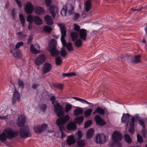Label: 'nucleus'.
<instances>
[{
    "instance_id": "obj_45",
    "label": "nucleus",
    "mask_w": 147,
    "mask_h": 147,
    "mask_svg": "<svg viewBox=\"0 0 147 147\" xmlns=\"http://www.w3.org/2000/svg\"><path fill=\"white\" fill-rule=\"evenodd\" d=\"M55 62L57 65H60L62 63V61L61 58L59 57L56 58Z\"/></svg>"
},
{
    "instance_id": "obj_29",
    "label": "nucleus",
    "mask_w": 147,
    "mask_h": 147,
    "mask_svg": "<svg viewBox=\"0 0 147 147\" xmlns=\"http://www.w3.org/2000/svg\"><path fill=\"white\" fill-rule=\"evenodd\" d=\"M105 112L104 110L99 107H98L96 109L95 111L92 113V114L94 115L97 113L101 115H103L104 114Z\"/></svg>"
},
{
    "instance_id": "obj_11",
    "label": "nucleus",
    "mask_w": 147,
    "mask_h": 147,
    "mask_svg": "<svg viewBox=\"0 0 147 147\" xmlns=\"http://www.w3.org/2000/svg\"><path fill=\"white\" fill-rule=\"evenodd\" d=\"M139 117L137 115L135 117H133L130 122L129 129V131L131 133L133 134L134 133V122L136 119H138Z\"/></svg>"
},
{
    "instance_id": "obj_17",
    "label": "nucleus",
    "mask_w": 147,
    "mask_h": 147,
    "mask_svg": "<svg viewBox=\"0 0 147 147\" xmlns=\"http://www.w3.org/2000/svg\"><path fill=\"white\" fill-rule=\"evenodd\" d=\"M87 31L84 29H81L80 31L78 32L80 39L82 40L86 41L87 36Z\"/></svg>"
},
{
    "instance_id": "obj_23",
    "label": "nucleus",
    "mask_w": 147,
    "mask_h": 147,
    "mask_svg": "<svg viewBox=\"0 0 147 147\" xmlns=\"http://www.w3.org/2000/svg\"><path fill=\"white\" fill-rule=\"evenodd\" d=\"M34 9L35 13L38 15L43 14L45 12V11L43 8L40 7H36Z\"/></svg>"
},
{
    "instance_id": "obj_41",
    "label": "nucleus",
    "mask_w": 147,
    "mask_h": 147,
    "mask_svg": "<svg viewBox=\"0 0 147 147\" xmlns=\"http://www.w3.org/2000/svg\"><path fill=\"white\" fill-rule=\"evenodd\" d=\"M20 20L23 26H24V23L25 22V19L23 16L22 14H20L19 15Z\"/></svg>"
},
{
    "instance_id": "obj_63",
    "label": "nucleus",
    "mask_w": 147,
    "mask_h": 147,
    "mask_svg": "<svg viewBox=\"0 0 147 147\" xmlns=\"http://www.w3.org/2000/svg\"><path fill=\"white\" fill-rule=\"evenodd\" d=\"M55 96H52L51 98V100L52 101V104H54L55 102Z\"/></svg>"
},
{
    "instance_id": "obj_26",
    "label": "nucleus",
    "mask_w": 147,
    "mask_h": 147,
    "mask_svg": "<svg viewBox=\"0 0 147 147\" xmlns=\"http://www.w3.org/2000/svg\"><path fill=\"white\" fill-rule=\"evenodd\" d=\"M67 128L68 130H74L77 128L76 125L73 122L69 123L67 126Z\"/></svg>"
},
{
    "instance_id": "obj_62",
    "label": "nucleus",
    "mask_w": 147,
    "mask_h": 147,
    "mask_svg": "<svg viewBox=\"0 0 147 147\" xmlns=\"http://www.w3.org/2000/svg\"><path fill=\"white\" fill-rule=\"evenodd\" d=\"M69 116L68 115H65V123L69 120Z\"/></svg>"
},
{
    "instance_id": "obj_37",
    "label": "nucleus",
    "mask_w": 147,
    "mask_h": 147,
    "mask_svg": "<svg viewBox=\"0 0 147 147\" xmlns=\"http://www.w3.org/2000/svg\"><path fill=\"white\" fill-rule=\"evenodd\" d=\"M124 137L126 142L128 144L131 143V142L132 140L129 135L126 134H125Z\"/></svg>"
},
{
    "instance_id": "obj_42",
    "label": "nucleus",
    "mask_w": 147,
    "mask_h": 147,
    "mask_svg": "<svg viewBox=\"0 0 147 147\" xmlns=\"http://www.w3.org/2000/svg\"><path fill=\"white\" fill-rule=\"evenodd\" d=\"M18 38L20 39H22V38H24L26 35L22 32H20L18 33L17 34Z\"/></svg>"
},
{
    "instance_id": "obj_49",
    "label": "nucleus",
    "mask_w": 147,
    "mask_h": 147,
    "mask_svg": "<svg viewBox=\"0 0 147 147\" xmlns=\"http://www.w3.org/2000/svg\"><path fill=\"white\" fill-rule=\"evenodd\" d=\"M74 16L73 18V19L74 21L77 20L80 17V14L78 13H75Z\"/></svg>"
},
{
    "instance_id": "obj_61",
    "label": "nucleus",
    "mask_w": 147,
    "mask_h": 147,
    "mask_svg": "<svg viewBox=\"0 0 147 147\" xmlns=\"http://www.w3.org/2000/svg\"><path fill=\"white\" fill-rule=\"evenodd\" d=\"M77 135L79 138H81L82 137L81 131H78L77 132Z\"/></svg>"
},
{
    "instance_id": "obj_54",
    "label": "nucleus",
    "mask_w": 147,
    "mask_h": 147,
    "mask_svg": "<svg viewBox=\"0 0 147 147\" xmlns=\"http://www.w3.org/2000/svg\"><path fill=\"white\" fill-rule=\"evenodd\" d=\"M139 117V118L137 120H138L139 124L142 125L143 128H144L145 127V124L144 121L140 120V119L139 118V117Z\"/></svg>"
},
{
    "instance_id": "obj_30",
    "label": "nucleus",
    "mask_w": 147,
    "mask_h": 147,
    "mask_svg": "<svg viewBox=\"0 0 147 147\" xmlns=\"http://www.w3.org/2000/svg\"><path fill=\"white\" fill-rule=\"evenodd\" d=\"M78 35V32L75 31L71 32V33L70 36L72 41H74L78 39L77 38Z\"/></svg>"
},
{
    "instance_id": "obj_6",
    "label": "nucleus",
    "mask_w": 147,
    "mask_h": 147,
    "mask_svg": "<svg viewBox=\"0 0 147 147\" xmlns=\"http://www.w3.org/2000/svg\"><path fill=\"white\" fill-rule=\"evenodd\" d=\"M32 20V21L34 22L36 25H41L42 24V20L41 18L38 16H33L32 15H29L27 16L26 18V20L30 21L29 20Z\"/></svg>"
},
{
    "instance_id": "obj_51",
    "label": "nucleus",
    "mask_w": 147,
    "mask_h": 147,
    "mask_svg": "<svg viewBox=\"0 0 147 147\" xmlns=\"http://www.w3.org/2000/svg\"><path fill=\"white\" fill-rule=\"evenodd\" d=\"M137 137L138 142L141 143L143 142V141L142 139V138L141 136L139 135L138 134H137Z\"/></svg>"
},
{
    "instance_id": "obj_36",
    "label": "nucleus",
    "mask_w": 147,
    "mask_h": 147,
    "mask_svg": "<svg viewBox=\"0 0 147 147\" xmlns=\"http://www.w3.org/2000/svg\"><path fill=\"white\" fill-rule=\"evenodd\" d=\"M72 108V105L68 103H66L65 106V112H68Z\"/></svg>"
},
{
    "instance_id": "obj_5",
    "label": "nucleus",
    "mask_w": 147,
    "mask_h": 147,
    "mask_svg": "<svg viewBox=\"0 0 147 147\" xmlns=\"http://www.w3.org/2000/svg\"><path fill=\"white\" fill-rule=\"evenodd\" d=\"M29 129L27 126L25 125L21 127L20 130V134L22 137L26 138L29 137Z\"/></svg>"
},
{
    "instance_id": "obj_56",
    "label": "nucleus",
    "mask_w": 147,
    "mask_h": 147,
    "mask_svg": "<svg viewBox=\"0 0 147 147\" xmlns=\"http://www.w3.org/2000/svg\"><path fill=\"white\" fill-rule=\"evenodd\" d=\"M18 84L19 86L23 88L24 86V83L23 81L20 79L18 80Z\"/></svg>"
},
{
    "instance_id": "obj_24",
    "label": "nucleus",
    "mask_w": 147,
    "mask_h": 147,
    "mask_svg": "<svg viewBox=\"0 0 147 147\" xmlns=\"http://www.w3.org/2000/svg\"><path fill=\"white\" fill-rule=\"evenodd\" d=\"M84 110L83 108L80 107H77L74 111V115L77 116L82 114Z\"/></svg>"
},
{
    "instance_id": "obj_31",
    "label": "nucleus",
    "mask_w": 147,
    "mask_h": 147,
    "mask_svg": "<svg viewBox=\"0 0 147 147\" xmlns=\"http://www.w3.org/2000/svg\"><path fill=\"white\" fill-rule=\"evenodd\" d=\"M66 141L68 144L69 145L74 144L76 142V141L73 136H68V138L66 140Z\"/></svg>"
},
{
    "instance_id": "obj_48",
    "label": "nucleus",
    "mask_w": 147,
    "mask_h": 147,
    "mask_svg": "<svg viewBox=\"0 0 147 147\" xmlns=\"http://www.w3.org/2000/svg\"><path fill=\"white\" fill-rule=\"evenodd\" d=\"M76 75L75 72H71L68 73H65V77H72Z\"/></svg>"
},
{
    "instance_id": "obj_27",
    "label": "nucleus",
    "mask_w": 147,
    "mask_h": 147,
    "mask_svg": "<svg viewBox=\"0 0 147 147\" xmlns=\"http://www.w3.org/2000/svg\"><path fill=\"white\" fill-rule=\"evenodd\" d=\"M91 5L90 0H88L86 1L84 9L87 12L88 11L91 9Z\"/></svg>"
},
{
    "instance_id": "obj_7",
    "label": "nucleus",
    "mask_w": 147,
    "mask_h": 147,
    "mask_svg": "<svg viewBox=\"0 0 147 147\" xmlns=\"http://www.w3.org/2000/svg\"><path fill=\"white\" fill-rule=\"evenodd\" d=\"M65 9V15L66 16H70L74 12V8L72 5L68 4L66 5Z\"/></svg>"
},
{
    "instance_id": "obj_44",
    "label": "nucleus",
    "mask_w": 147,
    "mask_h": 147,
    "mask_svg": "<svg viewBox=\"0 0 147 147\" xmlns=\"http://www.w3.org/2000/svg\"><path fill=\"white\" fill-rule=\"evenodd\" d=\"M77 144L78 146L77 147H83L85 145L84 142L83 140L78 141Z\"/></svg>"
},
{
    "instance_id": "obj_9",
    "label": "nucleus",
    "mask_w": 147,
    "mask_h": 147,
    "mask_svg": "<svg viewBox=\"0 0 147 147\" xmlns=\"http://www.w3.org/2000/svg\"><path fill=\"white\" fill-rule=\"evenodd\" d=\"M95 141L100 144H103L106 141V136L104 134H99L96 136Z\"/></svg>"
},
{
    "instance_id": "obj_1",
    "label": "nucleus",
    "mask_w": 147,
    "mask_h": 147,
    "mask_svg": "<svg viewBox=\"0 0 147 147\" xmlns=\"http://www.w3.org/2000/svg\"><path fill=\"white\" fill-rule=\"evenodd\" d=\"M18 134V131H13L9 127L6 128L0 135V140L3 142L7 139L11 140L17 136Z\"/></svg>"
},
{
    "instance_id": "obj_38",
    "label": "nucleus",
    "mask_w": 147,
    "mask_h": 147,
    "mask_svg": "<svg viewBox=\"0 0 147 147\" xmlns=\"http://www.w3.org/2000/svg\"><path fill=\"white\" fill-rule=\"evenodd\" d=\"M42 30L45 32L49 33L52 31V28L50 26L45 25L43 28Z\"/></svg>"
},
{
    "instance_id": "obj_32",
    "label": "nucleus",
    "mask_w": 147,
    "mask_h": 147,
    "mask_svg": "<svg viewBox=\"0 0 147 147\" xmlns=\"http://www.w3.org/2000/svg\"><path fill=\"white\" fill-rule=\"evenodd\" d=\"M82 40L79 38L76 40L75 41L74 45L77 48H79L82 46Z\"/></svg>"
},
{
    "instance_id": "obj_22",
    "label": "nucleus",
    "mask_w": 147,
    "mask_h": 147,
    "mask_svg": "<svg viewBox=\"0 0 147 147\" xmlns=\"http://www.w3.org/2000/svg\"><path fill=\"white\" fill-rule=\"evenodd\" d=\"M130 115L129 114H123L121 119V122L123 123H126L127 124L129 121Z\"/></svg>"
},
{
    "instance_id": "obj_35",
    "label": "nucleus",
    "mask_w": 147,
    "mask_h": 147,
    "mask_svg": "<svg viewBox=\"0 0 147 147\" xmlns=\"http://www.w3.org/2000/svg\"><path fill=\"white\" fill-rule=\"evenodd\" d=\"M84 119V117L83 116H79L75 119L74 121L76 123L80 124L83 121Z\"/></svg>"
},
{
    "instance_id": "obj_18",
    "label": "nucleus",
    "mask_w": 147,
    "mask_h": 147,
    "mask_svg": "<svg viewBox=\"0 0 147 147\" xmlns=\"http://www.w3.org/2000/svg\"><path fill=\"white\" fill-rule=\"evenodd\" d=\"M94 119L96 125L100 126L105 125L106 123L101 118V117L99 115H96Z\"/></svg>"
},
{
    "instance_id": "obj_13",
    "label": "nucleus",
    "mask_w": 147,
    "mask_h": 147,
    "mask_svg": "<svg viewBox=\"0 0 147 147\" xmlns=\"http://www.w3.org/2000/svg\"><path fill=\"white\" fill-rule=\"evenodd\" d=\"M47 127V125L46 124H43L41 125H36L34 127V129L35 133H40L45 131Z\"/></svg>"
},
{
    "instance_id": "obj_64",
    "label": "nucleus",
    "mask_w": 147,
    "mask_h": 147,
    "mask_svg": "<svg viewBox=\"0 0 147 147\" xmlns=\"http://www.w3.org/2000/svg\"><path fill=\"white\" fill-rule=\"evenodd\" d=\"M81 102H82V103H85L87 104H90V103L88 102L86 100L83 99H81Z\"/></svg>"
},
{
    "instance_id": "obj_20",
    "label": "nucleus",
    "mask_w": 147,
    "mask_h": 147,
    "mask_svg": "<svg viewBox=\"0 0 147 147\" xmlns=\"http://www.w3.org/2000/svg\"><path fill=\"white\" fill-rule=\"evenodd\" d=\"M20 94L16 90H15L14 92L13 93V98H12V103L14 104L17 101L19 102L20 101Z\"/></svg>"
},
{
    "instance_id": "obj_19",
    "label": "nucleus",
    "mask_w": 147,
    "mask_h": 147,
    "mask_svg": "<svg viewBox=\"0 0 147 147\" xmlns=\"http://www.w3.org/2000/svg\"><path fill=\"white\" fill-rule=\"evenodd\" d=\"M49 11L50 13L52 15V16L53 18H55V17L56 15L58 13V9L57 6L55 5H52L49 8Z\"/></svg>"
},
{
    "instance_id": "obj_60",
    "label": "nucleus",
    "mask_w": 147,
    "mask_h": 147,
    "mask_svg": "<svg viewBox=\"0 0 147 147\" xmlns=\"http://www.w3.org/2000/svg\"><path fill=\"white\" fill-rule=\"evenodd\" d=\"M18 6L20 8L22 7L20 1L19 0H15Z\"/></svg>"
},
{
    "instance_id": "obj_58",
    "label": "nucleus",
    "mask_w": 147,
    "mask_h": 147,
    "mask_svg": "<svg viewBox=\"0 0 147 147\" xmlns=\"http://www.w3.org/2000/svg\"><path fill=\"white\" fill-rule=\"evenodd\" d=\"M114 143H115L116 147H122L121 144L119 141H117L116 142H114Z\"/></svg>"
},
{
    "instance_id": "obj_34",
    "label": "nucleus",
    "mask_w": 147,
    "mask_h": 147,
    "mask_svg": "<svg viewBox=\"0 0 147 147\" xmlns=\"http://www.w3.org/2000/svg\"><path fill=\"white\" fill-rule=\"evenodd\" d=\"M66 46V48L69 52L73 51L74 50V48L72 45V44L71 42H69L66 44L65 41V47Z\"/></svg>"
},
{
    "instance_id": "obj_47",
    "label": "nucleus",
    "mask_w": 147,
    "mask_h": 147,
    "mask_svg": "<svg viewBox=\"0 0 147 147\" xmlns=\"http://www.w3.org/2000/svg\"><path fill=\"white\" fill-rule=\"evenodd\" d=\"M92 123V121L91 120H88L86 122L84 127L85 128H87Z\"/></svg>"
},
{
    "instance_id": "obj_39",
    "label": "nucleus",
    "mask_w": 147,
    "mask_h": 147,
    "mask_svg": "<svg viewBox=\"0 0 147 147\" xmlns=\"http://www.w3.org/2000/svg\"><path fill=\"white\" fill-rule=\"evenodd\" d=\"M92 109H88L85 111L84 112L85 117H87L89 116L92 113Z\"/></svg>"
},
{
    "instance_id": "obj_55",
    "label": "nucleus",
    "mask_w": 147,
    "mask_h": 147,
    "mask_svg": "<svg viewBox=\"0 0 147 147\" xmlns=\"http://www.w3.org/2000/svg\"><path fill=\"white\" fill-rule=\"evenodd\" d=\"M64 129V127L63 126H60L59 127V130L61 133L62 136L61 137V138L63 139L64 137V134L63 132V129Z\"/></svg>"
},
{
    "instance_id": "obj_14",
    "label": "nucleus",
    "mask_w": 147,
    "mask_h": 147,
    "mask_svg": "<svg viewBox=\"0 0 147 147\" xmlns=\"http://www.w3.org/2000/svg\"><path fill=\"white\" fill-rule=\"evenodd\" d=\"M40 47L39 45L36 44H31L30 46V50L31 52L34 54H38L40 52L39 50Z\"/></svg>"
},
{
    "instance_id": "obj_12",
    "label": "nucleus",
    "mask_w": 147,
    "mask_h": 147,
    "mask_svg": "<svg viewBox=\"0 0 147 147\" xmlns=\"http://www.w3.org/2000/svg\"><path fill=\"white\" fill-rule=\"evenodd\" d=\"M122 138V134L118 131L114 132L112 135V139L114 142L121 140Z\"/></svg>"
},
{
    "instance_id": "obj_3",
    "label": "nucleus",
    "mask_w": 147,
    "mask_h": 147,
    "mask_svg": "<svg viewBox=\"0 0 147 147\" xmlns=\"http://www.w3.org/2000/svg\"><path fill=\"white\" fill-rule=\"evenodd\" d=\"M57 45V41L55 39H52L50 42L48 49L53 56H56L59 54V52L56 49Z\"/></svg>"
},
{
    "instance_id": "obj_33",
    "label": "nucleus",
    "mask_w": 147,
    "mask_h": 147,
    "mask_svg": "<svg viewBox=\"0 0 147 147\" xmlns=\"http://www.w3.org/2000/svg\"><path fill=\"white\" fill-rule=\"evenodd\" d=\"M94 134V131L93 129L91 128L87 132L86 137L88 139L92 137Z\"/></svg>"
},
{
    "instance_id": "obj_43",
    "label": "nucleus",
    "mask_w": 147,
    "mask_h": 147,
    "mask_svg": "<svg viewBox=\"0 0 147 147\" xmlns=\"http://www.w3.org/2000/svg\"><path fill=\"white\" fill-rule=\"evenodd\" d=\"M74 30L76 31V32H79L81 29H80V26L76 24H74Z\"/></svg>"
},
{
    "instance_id": "obj_10",
    "label": "nucleus",
    "mask_w": 147,
    "mask_h": 147,
    "mask_svg": "<svg viewBox=\"0 0 147 147\" xmlns=\"http://www.w3.org/2000/svg\"><path fill=\"white\" fill-rule=\"evenodd\" d=\"M34 8L32 4L30 2H28L26 4L24 9L27 14L31 13Z\"/></svg>"
},
{
    "instance_id": "obj_40",
    "label": "nucleus",
    "mask_w": 147,
    "mask_h": 147,
    "mask_svg": "<svg viewBox=\"0 0 147 147\" xmlns=\"http://www.w3.org/2000/svg\"><path fill=\"white\" fill-rule=\"evenodd\" d=\"M130 57V56L129 55H126L125 56L120 55L119 56V58L117 59V60L119 61H120V59L119 58L121 59L124 58L125 60H127L129 59Z\"/></svg>"
},
{
    "instance_id": "obj_46",
    "label": "nucleus",
    "mask_w": 147,
    "mask_h": 147,
    "mask_svg": "<svg viewBox=\"0 0 147 147\" xmlns=\"http://www.w3.org/2000/svg\"><path fill=\"white\" fill-rule=\"evenodd\" d=\"M30 21L27 20V21L29 23V25L28 26V29L30 30L32 29L33 27H34V26L33 24L32 23V20H29Z\"/></svg>"
},
{
    "instance_id": "obj_4",
    "label": "nucleus",
    "mask_w": 147,
    "mask_h": 147,
    "mask_svg": "<svg viewBox=\"0 0 147 147\" xmlns=\"http://www.w3.org/2000/svg\"><path fill=\"white\" fill-rule=\"evenodd\" d=\"M60 29L61 30V40L63 45V47L61 51L60 54L63 57H64V24H59Z\"/></svg>"
},
{
    "instance_id": "obj_57",
    "label": "nucleus",
    "mask_w": 147,
    "mask_h": 147,
    "mask_svg": "<svg viewBox=\"0 0 147 147\" xmlns=\"http://www.w3.org/2000/svg\"><path fill=\"white\" fill-rule=\"evenodd\" d=\"M45 2L46 6L49 7L51 4V0H45Z\"/></svg>"
},
{
    "instance_id": "obj_16",
    "label": "nucleus",
    "mask_w": 147,
    "mask_h": 147,
    "mask_svg": "<svg viewBox=\"0 0 147 147\" xmlns=\"http://www.w3.org/2000/svg\"><path fill=\"white\" fill-rule=\"evenodd\" d=\"M25 121V117L24 115H20L16 120V124L18 126L20 127L24 124Z\"/></svg>"
},
{
    "instance_id": "obj_59",
    "label": "nucleus",
    "mask_w": 147,
    "mask_h": 147,
    "mask_svg": "<svg viewBox=\"0 0 147 147\" xmlns=\"http://www.w3.org/2000/svg\"><path fill=\"white\" fill-rule=\"evenodd\" d=\"M8 116H9V115H7L6 116H5V115L0 116V119H1L5 120V119H7L8 118Z\"/></svg>"
},
{
    "instance_id": "obj_52",
    "label": "nucleus",
    "mask_w": 147,
    "mask_h": 147,
    "mask_svg": "<svg viewBox=\"0 0 147 147\" xmlns=\"http://www.w3.org/2000/svg\"><path fill=\"white\" fill-rule=\"evenodd\" d=\"M24 45V43L22 42H18L16 45L15 47L16 49H19L21 46Z\"/></svg>"
},
{
    "instance_id": "obj_8",
    "label": "nucleus",
    "mask_w": 147,
    "mask_h": 147,
    "mask_svg": "<svg viewBox=\"0 0 147 147\" xmlns=\"http://www.w3.org/2000/svg\"><path fill=\"white\" fill-rule=\"evenodd\" d=\"M10 48L11 49V53L14 57H18L21 56L22 54L20 51L15 48L13 45V44L10 45Z\"/></svg>"
},
{
    "instance_id": "obj_28",
    "label": "nucleus",
    "mask_w": 147,
    "mask_h": 147,
    "mask_svg": "<svg viewBox=\"0 0 147 147\" xmlns=\"http://www.w3.org/2000/svg\"><path fill=\"white\" fill-rule=\"evenodd\" d=\"M140 55H135L133 57L132 59V62L135 63H140L141 62L140 57Z\"/></svg>"
},
{
    "instance_id": "obj_21",
    "label": "nucleus",
    "mask_w": 147,
    "mask_h": 147,
    "mask_svg": "<svg viewBox=\"0 0 147 147\" xmlns=\"http://www.w3.org/2000/svg\"><path fill=\"white\" fill-rule=\"evenodd\" d=\"M51 65L48 63H46L43 65L42 68V71L43 73L46 74L49 72L51 69Z\"/></svg>"
},
{
    "instance_id": "obj_53",
    "label": "nucleus",
    "mask_w": 147,
    "mask_h": 147,
    "mask_svg": "<svg viewBox=\"0 0 147 147\" xmlns=\"http://www.w3.org/2000/svg\"><path fill=\"white\" fill-rule=\"evenodd\" d=\"M54 86L58 88L60 90H61L63 88V86L60 84H54Z\"/></svg>"
},
{
    "instance_id": "obj_15",
    "label": "nucleus",
    "mask_w": 147,
    "mask_h": 147,
    "mask_svg": "<svg viewBox=\"0 0 147 147\" xmlns=\"http://www.w3.org/2000/svg\"><path fill=\"white\" fill-rule=\"evenodd\" d=\"M46 57L43 54L39 55L35 61L37 65H40L42 64L45 61Z\"/></svg>"
},
{
    "instance_id": "obj_25",
    "label": "nucleus",
    "mask_w": 147,
    "mask_h": 147,
    "mask_svg": "<svg viewBox=\"0 0 147 147\" xmlns=\"http://www.w3.org/2000/svg\"><path fill=\"white\" fill-rule=\"evenodd\" d=\"M45 20L46 23L49 25H52L53 24V20L51 18L49 15H47L45 17Z\"/></svg>"
},
{
    "instance_id": "obj_2",
    "label": "nucleus",
    "mask_w": 147,
    "mask_h": 147,
    "mask_svg": "<svg viewBox=\"0 0 147 147\" xmlns=\"http://www.w3.org/2000/svg\"><path fill=\"white\" fill-rule=\"evenodd\" d=\"M54 111L57 115L59 117L57 119L56 123L58 126H60L64 124V112L63 110V107L59 103L55 106Z\"/></svg>"
},
{
    "instance_id": "obj_50",
    "label": "nucleus",
    "mask_w": 147,
    "mask_h": 147,
    "mask_svg": "<svg viewBox=\"0 0 147 147\" xmlns=\"http://www.w3.org/2000/svg\"><path fill=\"white\" fill-rule=\"evenodd\" d=\"M40 110L43 111H45L47 108V105L45 104H43L40 106Z\"/></svg>"
}]
</instances>
